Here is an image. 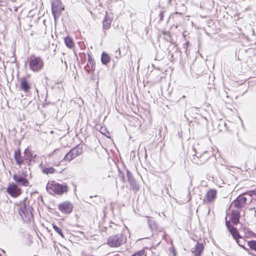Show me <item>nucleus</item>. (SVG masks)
Here are the masks:
<instances>
[{
    "label": "nucleus",
    "mask_w": 256,
    "mask_h": 256,
    "mask_svg": "<svg viewBox=\"0 0 256 256\" xmlns=\"http://www.w3.org/2000/svg\"><path fill=\"white\" fill-rule=\"evenodd\" d=\"M36 157V154L33 156V158H34V161L35 160Z\"/></svg>",
    "instance_id": "40"
},
{
    "label": "nucleus",
    "mask_w": 256,
    "mask_h": 256,
    "mask_svg": "<svg viewBox=\"0 0 256 256\" xmlns=\"http://www.w3.org/2000/svg\"><path fill=\"white\" fill-rule=\"evenodd\" d=\"M64 8H62V2L60 0H54L52 2V13L54 16L56 14H60Z\"/></svg>",
    "instance_id": "9"
},
{
    "label": "nucleus",
    "mask_w": 256,
    "mask_h": 256,
    "mask_svg": "<svg viewBox=\"0 0 256 256\" xmlns=\"http://www.w3.org/2000/svg\"><path fill=\"white\" fill-rule=\"evenodd\" d=\"M119 176L120 177V180L122 181V182H125V179L124 174H122V172H120Z\"/></svg>",
    "instance_id": "36"
},
{
    "label": "nucleus",
    "mask_w": 256,
    "mask_h": 256,
    "mask_svg": "<svg viewBox=\"0 0 256 256\" xmlns=\"http://www.w3.org/2000/svg\"><path fill=\"white\" fill-rule=\"evenodd\" d=\"M82 146L78 145L71 149L64 156L63 160L66 162H70L77 156L82 153Z\"/></svg>",
    "instance_id": "4"
},
{
    "label": "nucleus",
    "mask_w": 256,
    "mask_h": 256,
    "mask_svg": "<svg viewBox=\"0 0 256 256\" xmlns=\"http://www.w3.org/2000/svg\"><path fill=\"white\" fill-rule=\"evenodd\" d=\"M240 212L239 210H232L230 216V220L234 225H237L240 222Z\"/></svg>",
    "instance_id": "12"
},
{
    "label": "nucleus",
    "mask_w": 256,
    "mask_h": 256,
    "mask_svg": "<svg viewBox=\"0 0 256 256\" xmlns=\"http://www.w3.org/2000/svg\"><path fill=\"white\" fill-rule=\"evenodd\" d=\"M64 42L68 48H72L74 46V44L73 41V40L72 38L67 36L64 38Z\"/></svg>",
    "instance_id": "23"
},
{
    "label": "nucleus",
    "mask_w": 256,
    "mask_h": 256,
    "mask_svg": "<svg viewBox=\"0 0 256 256\" xmlns=\"http://www.w3.org/2000/svg\"><path fill=\"white\" fill-rule=\"evenodd\" d=\"M248 244L252 250H256V240H252L248 241Z\"/></svg>",
    "instance_id": "28"
},
{
    "label": "nucleus",
    "mask_w": 256,
    "mask_h": 256,
    "mask_svg": "<svg viewBox=\"0 0 256 256\" xmlns=\"http://www.w3.org/2000/svg\"><path fill=\"white\" fill-rule=\"evenodd\" d=\"M6 192L14 198L18 197L22 193L21 189L14 183L9 184L6 188Z\"/></svg>",
    "instance_id": "5"
},
{
    "label": "nucleus",
    "mask_w": 256,
    "mask_h": 256,
    "mask_svg": "<svg viewBox=\"0 0 256 256\" xmlns=\"http://www.w3.org/2000/svg\"><path fill=\"white\" fill-rule=\"evenodd\" d=\"M130 186L132 190L136 192H138L140 190V187L139 184L136 182V180L130 183Z\"/></svg>",
    "instance_id": "26"
},
{
    "label": "nucleus",
    "mask_w": 256,
    "mask_h": 256,
    "mask_svg": "<svg viewBox=\"0 0 256 256\" xmlns=\"http://www.w3.org/2000/svg\"><path fill=\"white\" fill-rule=\"evenodd\" d=\"M110 60V56L106 52H103L101 56V62L104 64H107Z\"/></svg>",
    "instance_id": "21"
},
{
    "label": "nucleus",
    "mask_w": 256,
    "mask_h": 256,
    "mask_svg": "<svg viewBox=\"0 0 256 256\" xmlns=\"http://www.w3.org/2000/svg\"><path fill=\"white\" fill-rule=\"evenodd\" d=\"M56 150H54V152Z\"/></svg>",
    "instance_id": "43"
},
{
    "label": "nucleus",
    "mask_w": 256,
    "mask_h": 256,
    "mask_svg": "<svg viewBox=\"0 0 256 256\" xmlns=\"http://www.w3.org/2000/svg\"><path fill=\"white\" fill-rule=\"evenodd\" d=\"M46 189L47 192L51 194L62 195L64 192L68 191V186L66 184L52 182L51 184H48Z\"/></svg>",
    "instance_id": "1"
},
{
    "label": "nucleus",
    "mask_w": 256,
    "mask_h": 256,
    "mask_svg": "<svg viewBox=\"0 0 256 256\" xmlns=\"http://www.w3.org/2000/svg\"><path fill=\"white\" fill-rule=\"evenodd\" d=\"M36 92L38 93V90L37 88H36Z\"/></svg>",
    "instance_id": "42"
},
{
    "label": "nucleus",
    "mask_w": 256,
    "mask_h": 256,
    "mask_svg": "<svg viewBox=\"0 0 256 256\" xmlns=\"http://www.w3.org/2000/svg\"><path fill=\"white\" fill-rule=\"evenodd\" d=\"M216 191L215 190H208L206 196V202H210L213 201L216 198ZM205 201V200H204Z\"/></svg>",
    "instance_id": "13"
},
{
    "label": "nucleus",
    "mask_w": 256,
    "mask_h": 256,
    "mask_svg": "<svg viewBox=\"0 0 256 256\" xmlns=\"http://www.w3.org/2000/svg\"><path fill=\"white\" fill-rule=\"evenodd\" d=\"M188 44H189V42L188 41V42H186L184 44H183V48L185 50V52H186V54H188L187 48H188Z\"/></svg>",
    "instance_id": "34"
},
{
    "label": "nucleus",
    "mask_w": 256,
    "mask_h": 256,
    "mask_svg": "<svg viewBox=\"0 0 256 256\" xmlns=\"http://www.w3.org/2000/svg\"><path fill=\"white\" fill-rule=\"evenodd\" d=\"M112 22V19L110 18L108 16L107 12H106L104 18L102 21V28L104 30H108Z\"/></svg>",
    "instance_id": "14"
},
{
    "label": "nucleus",
    "mask_w": 256,
    "mask_h": 256,
    "mask_svg": "<svg viewBox=\"0 0 256 256\" xmlns=\"http://www.w3.org/2000/svg\"><path fill=\"white\" fill-rule=\"evenodd\" d=\"M40 166L42 172L46 174H54L56 170L53 167L47 168L42 164H40Z\"/></svg>",
    "instance_id": "19"
},
{
    "label": "nucleus",
    "mask_w": 256,
    "mask_h": 256,
    "mask_svg": "<svg viewBox=\"0 0 256 256\" xmlns=\"http://www.w3.org/2000/svg\"><path fill=\"white\" fill-rule=\"evenodd\" d=\"M236 240L238 246L242 248L246 252H248L250 251L248 248L244 246L246 242L242 236L241 238H238Z\"/></svg>",
    "instance_id": "22"
},
{
    "label": "nucleus",
    "mask_w": 256,
    "mask_h": 256,
    "mask_svg": "<svg viewBox=\"0 0 256 256\" xmlns=\"http://www.w3.org/2000/svg\"><path fill=\"white\" fill-rule=\"evenodd\" d=\"M24 156L25 159L26 160H28L29 162L34 161V158H33V155L30 151H28L27 149L25 150L24 152Z\"/></svg>",
    "instance_id": "24"
},
{
    "label": "nucleus",
    "mask_w": 256,
    "mask_h": 256,
    "mask_svg": "<svg viewBox=\"0 0 256 256\" xmlns=\"http://www.w3.org/2000/svg\"><path fill=\"white\" fill-rule=\"evenodd\" d=\"M173 255L174 256H176V252L174 250H173Z\"/></svg>",
    "instance_id": "39"
},
{
    "label": "nucleus",
    "mask_w": 256,
    "mask_h": 256,
    "mask_svg": "<svg viewBox=\"0 0 256 256\" xmlns=\"http://www.w3.org/2000/svg\"><path fill=\"white\" fill-rule=\"evenodd\" d=\"M58 210L62 213L68 214L70 213L73 209V206L69 202H64L58 206Z\"/></svg>",
    "instance_id": "10"
},
{
    "label": "nucleus",
    "mask_w": 256,
    "mask_h": 256,
    "mask_svg": "<svg viewBox=\"0 0 256 256\" xmlns=\"http://www.w3.org/2000/svg\"><path fill=\"white\" fill-rule=\"evenodd\" d=\"M226 226L227 227L228 230H229L230 229V228L234 227L233 226L231 225L230 221V220L228 221L226 220Z\"/></svg>",
    "instance_id": "35"
},
{
    "label": "nucleus",
    "mask_w": 256,
    "mask_h": 256,
    "mask_svg": "<svg viewBox=\"0 0 256 256\" xmlns=\"http://www.w3.org/2000/svg\"><path fill=\"white\" fill-rule=\"evenodd\" d=\"M84 69L88 73H90L92 72L91 70V66L88 64L84 67Z\"/></svg>",
    "instance_id": "33"
},
{
    "label": "nucleus",
    "mask_w": 256,
    "mask_h": 256,
    "mask_svg": "<svg viewBox=\"0 0 256 256\" xmlns=\"http://www.w3.org/2000/svg\"><path fill=\"white\" fill-rule=\"evenodd\" d=\"M164 12H165V11L162 10L159 13V14H158L159 20H158V23L161 22L163 20Z\"/></svg>",
    "instance_id": "30"
},
{
    "label": "nucleus",
    "mask_w": 256,
    "mask_h": 256,
    "mask_svg": "<svg viewBox=\"0 0 256 256\" xmlns=\"http://www.w3.org/2000/svg\"><path fill=\"white\" fill-rule=\"evenodd\" d=\"M30 88V84L28 82L26 79L24 78H22L20 81V90L25 92H28Z\"/></svg>",
    "instance_id": "15"
},
{
    "label": "nucleus",
    "mask_w": 256,
    "mask_h": 256,
    "mask_svg": "<svg viewBox=\"0 0 256 256\" xmlns=\"http://www.w3.org/2000/svg\"><path fill=\"white\" fill-rule=\"evenodd\" d=\"M14 158L18 164L20 165L23 163L24 160L21 156L20 152L19 150L14 152Z\"/></svg>",
    "instance_id": "18"
},
{
    "label": "nucleus",
    "mask_w": 256,
    "mask_h": 256,
    "mask_svg": "<svg viewBox=\"0 0 256 256\" xmlns=\"http://www.w3.org/2000/svg\"><path fill=\"white\" fill-rule=\"evenodd\" d=\"M126 238L123 234H118L110 236L108 239V244L110 247H118L126 242Z\"/></svg>",
    "instance_id": "2"
},
{
    "label": "nucleus",
    "mask_w": 256,
    "mask_h": 256,
    "mask_svg": "<svg viewBox=\"0 0 256 256\" xmlns=\"http://www.w3.org/2000/svg\"><path fill=\"white\" fill-rule=\"evenodd\" d=\"M247 198L242 196H239L231 204L230 206L236 208V210H242L245 206Z\"/></svg>",
    "instance_id": "6"
},
{
    "label": "nucleus",
    "mask_w": 256,
    "mask_h": 256,
    "mask_svg": "<svg viewBox=\"0 0 256 256\" xmlns=\"http://www.w3.org/2000/svg\"><path fill=\"white\" fill-rule=\"evenodd\" d=\"M106 128H102H102H101V130H100V132L102 134H105V133H104V132H106Z\"/></svg>",
    "instance_id": "37"
},
{
    "label": "nucleus",
    "mask_w": 256,
    "mask_h": 256,
    "mask_svg": "<svg viewBox=\"0 0 256 256\" xmlns=\"http://www.w3.org/2000/svg\"><path fill=\"white\" fill-rule=\"evenodd\" d=\"M126 176L128 181V182L129 183L135 180L134 178L132 176L130 170H126Z\"/></svg>",
    "instance_id": "29"
},
{
    "label": "nucleus",
    "mask_w": 256,
    "mask_h": 256,
    "mask_svg": "<svg viewBox=\"0 0 256 256\" xmlns=\"http://www.w3.org/2000/svg\"><path fill=\"white\" fill-rule=\"evenodd\" d=\"M88 64L91 66L92 72H93L95 70L94 60L92 58L90 54H88Z\"/></svg>",
    "instance_id": "25"
},
{
    "label": "nucleus",
    "mask_w": 256,
    "mask_h": 256,
    "mask_svg": "<svg viewBox=\"0 0 256 256\" xmlns=\"http://www.w3.org/2000/svg\"><path fill=\"white\" fill-rule=\"evenodd\" d=\"M148 218L147 222L150 229L152 230H156L158 229V226L156 222L149 216Z\"/></svg>",
    "instance_id": "17"
},
{
    "label": "nucleus",
    "mask_w": 256,
    "mask_h": 256,
    "mask_svg": "<svg viewBox=\"0 0 256 256\" xmlns=\"http://www.w3.org/2000/svg\"><path fill=\"white\" fill-rule=\"evenodd\" d=\"M248 252L249 254H252V255L254 256H256V255L254 254L252 252H250V251H249Z\"/></svg>",
    "instance_id": "41"
},
{
    "label": "nucleus",
    "mask_w": 256,
    "mask_h": 256,
    "mask_svg": "<svg viewBox=\"0 0 256 256\" xmlns=\"http://www.w3.org/2000/svg\"><path fill=\"white\" fill-rule=\"evenodd\" d=\"M52 228L62 238H64V235L63 234L62 230L58 227L56 225L53 224H52Z\"/></svg>",
    "instance_id": "27"
},
{
    "label": "nucleus",
    "mask_w": 256,
    "mask_h": 256,
    "mask_svg": "<svg viewBox=\"0 0 256 256\" xmlns=\"http://www.w3.org/2000/svg\"><path fill=\"white\" fill-rule=\"evenodd\" d=\"M204 248V246L203 244L198 242L195 246L194 250L192 251V252L194 256H200Z\"/></svg>",
    "instance_id": "16"
},
{
    "label": "nucleus",
    "mask_w": 256,
    "mask_h": 256,
    "mask_svg": "<svg viewBox=\"0 0 256 256\" xmlns=\"http://www.w3.org/2000/svg\"><path fill=\"white\" fill-rule=\"evenodd\" d=\"M144 253V250H141L138 252H136L131 256H142Z\"/></svg>",
    "instance_id": "31"
},
{
    "label": "nucleus",
    "mask_w": 256,
    "mask_h": 256,
    "mask_svg": "<svg viewBox=\"0 0 256 256\" xmlns=\"http://www.w3.org/2000/svg\"><path fill=\"white\" fill-rule=\"evenodd\" d=\"M193 150L194 151L195 154L192 155V156H196L198 158H200L202 155H203V152H200L196 151V148H194Z\"/></svg>",
    "instance_id": "32"
},
{
    "label": "nucleus",
    "mask_w": 256,
    "mask_h": 256,
    "mask_svg": "<svg viewBox=\"0 0 256 256\" xmlns=\"http://www.w3.org/2000/svg\"><path fill=\"white\" fill-rule=\"evenodd\" d=\"M188 202L191 200L190 192H189L188 194Z\"/></svg>",
    "instance_id": "38"
},
{
    "label": "nucleus",
    "mask_w": 256,
    "mask_h": 256,
    "mask_svg": "<svg viewBox=\"0 0 256 256\" xmlns=\"http://www.w3.org/2000/svg\"><path fill=\"white\" fill-rule=\"evenodd\" d=\"M14 180L19 185L24 186H28L30 185L28 180L24 176L18 174H14L12 176Z\"/></svg>",
    "instance_id": "11"
},
{
    "label": "nucleus",
    "mask_w": 256,
    "mask_h": 256,
    "mask_svg": "<svg viewBox=\"0 0 256 256\" xmlns=\"http://www.w3.org/2000/svg\"><path fill=\"white\" fill-rule=\"evenodd\" d=\"M33 211L34 209L32 206L26 204H24L20 207L19 214L22 217H23L22 214H24L26 218H30V216H32Z\"/></svg>",
    "instance_id": "7"
},
{
    "label": "nucleus",
    "mask_w": 256,
    "mask_h": 256,
    "mask_svg": "<svg viewBox=\"0 0 256 256\" xmlns=\"http://www.w3.org/2000/svg\"><path fill=\"white\" fill-rule=\"evenodd\" d=\"M210 155L208 153L207 151H204L203 152V155L200 158H198L196 156H192L191 160L194 163L201 165L206 163L210 158Z\"/></svg>",
    "instance_id": "8"
},
{
    "label": "nucleus",
    "mask_w": 256,
    "mask_h": 256,
    "mask_svg": "<svg viewBox=\"0 0 256 256\" xmlns=\"http://www.w3.org/2000/svg\"><path fill=\"white\" fill-rule=\"evenodd\" d=\"M228 230L234 239L235 240H236L238 238H241V236L238 233V230L234 226L230 228V229Z\"/></svg>",
    "instance_id": "20"
},
{
    "label": "nucleus",
    "mask_w": 256,
    "mask_h": 256,
    "mask_svg": "<svg viewBox=\"0 0 256 256\" xmlns=\"http://www.w3.org/2000/svg\"><path fill=\"white\" fill-rule=\"evenodd\" d=\"M29 66L32 71L38 72L44 66V62L40 57L31 55L29 60Z\"/></svg>",
    "instance_id": "3"
}]
</instances>
